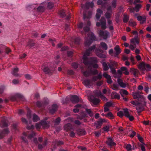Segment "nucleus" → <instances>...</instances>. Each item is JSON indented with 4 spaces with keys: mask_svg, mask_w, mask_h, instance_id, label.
Returning <instances> with one entry per match:
<instances>
[{
    "mask_svg": "<svg viewBox=\"0 0 151 151\" xmlns=\"http://www.w3.org/2000/svg\"><path fill=\"white\" fill-rule=\"evenodd\" d=\"M36 134L35 132L32 131L31 134L27 136V137L28 139H31L34 137L36 136Z\"/></svg>",
    "mask_w": 151,
    "mask_h": 151,
    "instance_id": "45",
    "label": "nucleus"
},
{
    "mask_svg": "<svg viewBox=\"0 0 151 151\" xmlns=\"http://www.w3.org/2000/svg\"><path fill=\"white\" fill-rule=\"evenodd\" d=\"M142 5L140 4H137L134 7L135 11L138 12L139 11V9L141 8Z\"/></svg>",
    "mask_w": 151,
    "mask_h": 151,
    "instance_id": "53",
    "label": "nucleus"
},
{
    "mask_svg": "<svg viewBox=\"0 0 151 151\" xmlns=\"http://www.w3.org/2000/svg\"><path fill=\"white\" fill-rule=\"evenodd\" d=\"M105 116L106 117L108 118L111 119L114 118V116L111 112H109L107 114H105Z\"/></svg>",
    "mask_w": 151,
    "mask_h": 151,
    "instance_id": "36",
    "label": "nucleus"
},
{
    "mask_svg": "<svg viewBox=\"0 0 151 151\" xmlns=\"http://www.w3.org/2000/svg\"><path fill=\"white\" fill-rule=\"evenodd\" d=\"M145 68H144V70H146L147 71H150L151 70V68L150 65L148 64H145Z\"/></svg>",
    "mask_w": 151,
    "mask_h": 151,
    "instance_id": "50",
    "label": "nucleus"
},
{
    "mask_svg": "<svg viewBox=\"0 0 151 151\" xmlns=\"http://www.w3.org/2000/svg\"><path fill=\"white\" fill-rule=\"evenodd\" d=\"M137 137L138 140L140 142H141L142 143H143L144 144H145V143L143 142V139L138 134H137Z\"/></svg>",
    "mask_w": 151,
    "mask_h": 151,
    "instance_id": "57",
    "label": "nucleus"
},
{
    "mask_svg": "<svg viewBox=\"0 0 151 151\" xmlns=\"http://www.w3.org/2000/svg\"><path fill=\"white\" fill-rule=\"evenodd\" d=\"M117 82L119 85L122 88H125L128 85V83H125L123 82L122 80L120 78H118Z\"/></svg>",
    "mask_w": 151,
    "mask_h": 151,
    "instance_id": "25",
    "label": "nucleus"
},
{
    "mask_svg": "<svg viewBox=\"0 0 151 151\" xmlns=\"http://www.w3.org/2000/svg\"><path fill=\"white\" fill-rule=\"evenodd\" d=\"M23 134L24 137H22L21 139L24 142L28 144V142L26 138V137H27L28 135V134L27 132H24Z\"/></svg>",
    "mask_w": 151,
    "mask_h": 151,
    "instance_id": "30",
    "label": "nucleus"
},
{
    "mask_svg": "<svg viewBox=\"0 0 151 151\" xmlns=\"http://www.w3.org/2000/svg\"><path fill=\"white\" fill-rule=\"evenodd\" d=\"M90 71L91 73L93 75H96L98 74V70L96 69H95L93 70H91Z\"/></svg>",
    "mask_w": 151,
    "mask_h": 151,
    "instance_id": "60",
    "label": "nucleus"
},
{
    "mask_svg": "<svg viewBox=\"0 0 151 151\" xmlns=\"http://www.w3.org/2000/svg\"><path fill=\"white\" fill-rule=\"evenodd\" d=\"M111 64H109L108 66L111 69L113 68L114 66L116 65V63L114 61L111 63Z\"/></svg>",
    "mask_w": 151,
    "mask_h": 151,
    "instance_id": "56",
    "label": "nucleus"
},
{
    "mask_svg": "<svg viewBox=\"0 0 151 151\" xmlns=\"http://www.w3.org/2000/svg\"><path fill=\"white\" fill-rule=\"evenodd\" d=\"M90 60L91 62H92V65L93 63H96L98 61L96 58H91Z\"/></svg>",
    "mask_w": 151,
    "mask_h": 151,
    "instance_id": "62",
    "label": "nucleus"
},
{
    "mask_svg": "<svg viewBox=\"0 0 151 151\" xmlns=\"http://www.w3.org/2000/svg\"><path fill=\"white\" fill-rule=\"evenodd\" d=\"M41 124L44 129L47 128L49 127V123L45 121H42L41 122Z\"/></svg>",
    "mask_w": 151,
    "mask_h": 151,
    "instance_id": "29",
    "label": "nucleus"
},
{
    "mask_svg": "<svg viewBox=\"0 0 151 151\" xmlns=\"http://www.w3.org/2000/svg\"><path fill=\"white\" fill-rule=\"evenodd\" d=\"M36 106L38 108H40L44 106V103L42 101H37L36 103Z\"/></svg>",
    "mask_w": 151,
    "mask_h": 151,
    "instance_id": "40",
    "label": "nucleus"
},
{
    "mask_svg": "<svg viewBox=\"0 0 151 151\" xmlns=\"http://www.w3.org/2000/svg\"><path fill=\"white\" fill-rule=\"evenodd\" d=\"M83 75L85 77H88L90 75L91 73L90 70L89 71L88 70H86L84 71L83 72Z\"/></svg>",
    "mask_w": 151,
    "mask_h": 151,
    "instance_id": "49",
    "label": "nucleus"
},
{
    "mask_svg": "<svg viewBox=\"0 0 151 151\" xmlns=\"http://www.w3.org/2000/svg\"><path fill=\"white\" fill-rule=\"evenodd\" d=\"M41 69L43 72L46 74L52 73L53 72V70L51 69L50 68L45 66L44 65H42Z\"/></svg>",
    "mask_w": 151,
    "mask_h": 151,
    "instance_id": "4",
    "label": "nucleus"
},
{
    "mask_svg": "<svg viewBox=\"0 0 151 151\" xmlns=\"http://www.w3.org/2000/svg\"><path fill=\"white\" fill-rule=\"evenodd\" d=\"M120 15L119 14H117L116 16L115 17V21L117 23H118L119 22H120L121 21V20L119 19Z\"/></svg>",
    "mask_w": 151,
    "mask_h": 151,
    "instance_id": "58",
    "label": "nucleus"
},
{
    "mask_svg": "<svg viewBox=\"0 0 151 151\" xmlns=\"http://www.w3.org/2000/svg\"><path fill=\"white\" fill-rule=\"evenodd\" d=\"M100 45L104 50H107L108 48V46L105 42H101L100 43Z\"/></svg>",
    "mask_w": 151,
    "mask_h": 151,
    "instance_id": "43",
    "label": "nucleus"
},
{
    "mask_svg": "<svg viewBox=\"0 0 151 151\" xmlns=\"http://www.w3.org/2000/svg\"><path fill=\"white\" fill-rule=\"evenodd\" d=\"M103 76L107 79V82L109 84H111L112 83L111 76L108 75L106 72H104L103 74Z\"/></svg>",
    "mask_w": 151,
    "mask_h": 151,
    "instance_id": "17",
    "label": "nucleus"
},
{
    "mask_svg": "<svg viewBox=\"0 0 151 151\" xmlns=\"http://www.w3.org/2000/svg\"><path fill=\"white\" fill-rule=\"evenodd\" d=\"M96 46L94 45L89 47L88 50H86L84 54L86 55L87 56H89L90 54L92 51H93L96 48Z\"/></svg>",
    "mask_w": 151,
    "mask_h": 151,
    "instance_id": "14",
    "label": "nucleus"
},
{
    "mask_svg": "<svg viewBox=\"0 0 151 151\" xmlns=\"http://www.w3.org/2000/svg\"><path fill=\"white\" fill-rule=\"evenodd\" d=\"M72 67L75 69H77L78 68V64L75 62H74L72 63Z\"/></svg>",
    "mask_w": 151,
    "mask_h": 151,
    "instance_id": "64",
    "label": "nucleus"
},
{
    "mask_svg": "<svg viewBox=\"0 0 151 151\" xmlns=\"http://www.w3.org/2000/svg\"><path fill=\"white\" fill-rule=\"evenodd\" d=\"M103 13V11L100 9H97V13L96 14V17L97 19H99L101 16V14Z\"/></svg>",
    "mask_w": 151,
    "mask_h": 151,
    "instance_id": "32",
    "label": "nucleus"
},
{
    "mask_svg": "<svg viewBox=\"0 0 151 151\" xmlns=\"http://www.w3.org/2000/svg\"><path fill=\"white\" fill-rule=\"evenodd\" d=\"M58 14L61 17H64L65 16V11L64 10H61L58 12Z\"/></svg>",
    "mask_w": 151,
    "mask_h": 151,
    "instance_id": "39",
    "label": "nucleus"
},
{
    "mask_svg": "<svg viewBox=\"0 0 151 151\" xmlns=\"http://www.w3.org/2000/svg\"><path fill=\"white\" fill-rule=\"evenodd\" d=\"M130 41L131 43L134 45H136V43L137 44H139L138 36H136L134 38H132Z\"/></svg>",
    "mask_w": 151,
    "mask_h": 151,
    "instance_id": "19",
    "label": "nucleus"
},
{
    "mask_svg": "<svg viewBox=\"0 0 151 151\" xmlns=\"http://www.w3.org/2000/svg\"><path fill=\"white\" fill-rule=\"evenodd\" d=\"M15 96L16 98H18L21 101H24L25 100V99L24 96L20 94H17L15 95Z\"/></svg>",
    "mask_w": 151,
    "mask_h": 151,
    "instance_id": "48",
    "label": "nucleus"
},
{
    "mask_svg": "<svg viewBox=\"0 0 151 151\" xmlns=\"http://www.w3.org/2000/svg\"><path fill=\"white\" fill-rule=\"evenodd\" d=\"M35 43L34 41L32 40H29L27 42L26 46H29L30 48L34 46Z\"/></svg>",
    "mask_w": 151,
    "mask_h": 151,
    "instance_id": "35",
    "label": "nucleus"
},
{
    "mask_svg": "<svg viewBox=\"0 0 151 151\" xmlns=\"http://www.w3.org/2000/svg\"><path fill=\"white\" fill-rule=\"evenodd\" d=\"M80 115L76 114L77 119L82 120L86 116V114L84 111H82L79 114Z\"/></svg>",
    "mask_w": 151,
    "mask_h": 151,
    "instance_id": "24",
    "label": "nucleus"
},
{
    "mask_svg": "<svg viewBox=\"0 0 151 151\" xmlns=\"http://www.w3.org/2000/svg\"><path fill=\"white\" fill-rule=\"evenodd\" d=\"M19 71V68H14L12 74L14 76L17 77L19 76V74L17 73V72Z\"/></svg>",
    "mask_w": 151,
    "mask_h": 151,
    "instance_id": "38",
    "label": "nucleus"
},
{
    "mask_svg": "<svg viewBox=\"0 0 151 151\" xmlns=\"http://www.w3.org/2000/svg\"><path fill=\"white\" fill-rule=\"evenodd\" d=\"M70 100L73 104H76L79 102V99L78 96L76 95L71 96Z\"/></svg>",
    "mask_w": 151,
    "mask_h": 151,
    "instance_id": "8",
    "label": "nucleus"
},
{
    "mask_svg": "<svg viewBox=\"0 0 151 151\" xmlns=\"http://www.w3.org/2000/svg\"><path fill=\"white\" fill-rule=\"evenodd\" d=\"M114 50L116 52L114 56L115 57H117V56L121 52V50L119 46L118 45H116L115 46L114 48Z\"/></svg>",
    "mask_w": 151,
    "mask_h": 151,
    "instance_id": "23",
    "label": "nucleus"
},
{
    "mask_svg": "<svg viewBox=\"0 0 151 151\" xmlns=\"http://www.w3.org/2000/svg\"><path fill=\"white\" fill-rule=\"evenodd\" d=\"M92 15L91 12L89 11L87 15H86L85 14H83V19H89L91 18Z\"/></svg>",
    "mask_w": 151,
    "mask_h": 151,
    "instance_id": "37",
    "label": "nucleus"
},
{
    "mask_svg": "<svg viewBox=\"0 0 151 151\" xmlns=\"http://www.w3.org/2000/svg\"><path fill=\"white\" fill-rule=\"evenodd\" d=\"M85 6L86 9H88L90 7L93 8L94 6V4L93 2H86L85 4Z\"/></svg>",
    "mask_w": 151,
    "mask_h": 151,
    "instance_id": "33",
    "label": "nucleus"
},
{
    "mask_svg": "<svg viewBox=\"0 0 151 151\" xmlns=\"http://www.w3.org/2000/svg\"><path fill=\"white\" fill-rule=\"evenodd\" d=\"M48 139L47 138H45L43 141L42 144H39L38 145V148L39 150H42V149L46 146L48 144Z\"/></svg>",
    "mask_w": 151,
    "mask_h": 151,
    "instance_id": "12",
    "label": "nucleus"
},
{
    "mask_svg": "<svg viewBox=\"0 0 151 151\" xmlns=\"http://www.w3.org/2000/svg\"><path fill=\"white\" fill-rule=\"evenodd\" d=\"M86 111L87 113L88 114L89 116L91 117H92L93 116V113L91 109H86Z\"/></svg>",
    "mask_w": 151,
    "mask_h": 151,
    "instance_id": "41",
    "label": "nucleus"
},
{
    "mask_svg": "<svg viewBox=\"0 0 151 151\" xmlns=\"http://www.w3.org/2000/svg\"><path fill=\"white\" fill-rule=\"evenodd\" d=\"M83 62L84 64L86 65H92V62H91L90 58H88L87 57V55L84 54L83 57Z\"/></svg>",
    "mask_w": 151,
    "mask_h": 151,
    "instance_id": "5",
    "label": "nucleus"
},
{
    "mask_svg": "<svg viewBox=\"0 0 151 151\" xmlns=\"http://www.w3.org/2000/svg\"><path fill=\"white\" fill-rule=\"evenodd\" d=\"M145 64L144 62H142L138 65V67L140 70L141 71H144Z\"/></svg>",
    "mask_w": 151,
    "mask_h": 151,
    "instance_id": "34",
    "label": "nucleus"
},
{
    "mask_svg": "<svg viewBox=\"0 0 151 151\" xmlns=\"http://www.w3.org/2000/svg\"><path fill=\"white\" fill-rule=\"evenodd\" d=\"M111 97L113 98L119 99L120 98L119 94L116 92H113L111 94Z\"/></svg>",
    "mask_w": 151,
    "mask_h": 151,
    "instance_id": "28",
    "label": "nucleus"
},
{
    "mask_svg": "<svg viewBox=\"0 0 151 151\" xmlns=\"http://www.w3.org/2000/svg\"><path fill=\"white\" fill-rule=\"evenodd\" d=\"M100 22H98L96 24L97 27H99L101 26V28L103 29H105L106 28V23L105 19L104 17H102L100 20Z\"/></svg>",
    "mask_w": 151,
    "mask_h": 151,
    "instance_id": "2",
    "label": "nucleus"
},
{
    "mask_svg": "<svg viewBox=\"0 0 151 151\" xmlns=\"http://www.w3.org/2000/svg\"><path fill=\"white\" fill-rule=\"evenodd\" d=\"M102 93L100 91H96L94 93V96H95L100 97L101 96V95Z\"/></svg>",
    "mask_w": 151,
    "mask_h": 151,
    "instance_id": "61",
    "label": "nucleus"
},
{
    "mask_svg": "<svg viewBox=\"0 0 151 151\" xmlns=\"http://www.w3.org/2000/svg\"><path fill=\"white\" fill-rule=\"evenodd\" d=\"M129 16L125 14H124V18L123 19V22L125 23L127 22L129 20Z\"/></svg>",
    "mask_w": 151,
    "mask_h": 151,
    "instance_id": "44",
    "label": "nucleus"
},
{
    "mask_svg": "<svg viewBox=\"0 0 151 151\" xmlns=\"http://www.w3.org/2000/svg\"><path fill=\"white\" fill-rule=\"evenodd\" d=\"M96 55L99 58H105L106 57V55L105 54L97 51V50H96L95 51Z\"/></svg>",
    "mask_w": 151,
    "mask_h": 151,
    "instance_id": "27",
    "label": "nucleus"
},
{
    "mask_svg": "<svg viewBox=\"0 0 151 151\" xmlns=\"http://www.w3.org/2000/svg\"><path fill=\"white\" fill-rule=\"evenodd\" d=\"M45 9V7L42 6H40L37 8V11L39 12H43L44 11Z\"/></svg>",
    "mask_w": 151,
    "mask_h": 151,
    "instance_id": "47",
    "label": "nucleus"
},
{
    "mask_svg": "<svg viewBox=\"0 0 151 151\" xmlns=\"http://www.w3.org/2000/svg\"><path fill=\"white\" fill-rule=\"evenodd\" d=\"M109 34V33L107 31H103L100 30L99 32V35L100 37H102L104 39H106Z\"/></svg>",
    "mask_w": 151,
    "mask_h": 151,
    "instance_id": "13",
    "label": "nucleus"
},
{
    "mask_svg": "<svg viewBox=\"0 0 151 151\" xmlns=\"http://www.w3.org/2000/svg\"><path fill=\"white\" fill-rule=\"evenodd\" d=\"M38 120L39 117L38 116L35 114H33V121L34 122H36Z\"/></svg>",
    "mask_w": 151,
    "mask_h": 151,
    "instance_id": "54",
    "label": "nucleus"
},
{
    "mask_svg": "<svg viewBox=\"0 0 151 151\" xmlns=\"http://www.w3.org/2000/svg\"><path fill=\"white\" fill-rule=\"evenodd\" d=\"M130 72L135 77L138 76V75L139 73V70L137 69H135L134 68H130Z\"/></svg>",
    "mask_w": 151,
    "mask_h": 151,
    "instance_id": "16",
    "label": "nucleus"
},
{
    "mask_svg": "<svg viewBox=\"0 0 151 151\" xmlns=\"http://www.w3.org/2000/svg\"><path fill=\"white\" fill-rule=\"evenodd\" d=\"M96 37L94 35L92 32L88 33V36L86 38V41L84 42L85 46L90 45L94 40L96 39Z\"/></svg>",
    "mask_w": 151,
    "mask_h": 151,
    "instance_id": "1",
    "label": "nucleus"
},
{
    "mask_svg": "<svg viewBox=\"0 0 151 151\" xmlns=\"http://www.w3.org/2000/svg\"><path fill=\"white\" fill-rule=\"evenodd\" d=\"M64 129L66 132L70 131L73 129L72 125L70 123H67L65 124L64 126Z\"/></svg>",
    "mask_w": 151,
    "mask_h": 151,
    "instance_id": "15",
    "label": "nucleus"
},
{
    "mask_svg": "<svg viewBox=\"0 0 151 151\" xmlns=\"http://www.w3.org/2000/svg\"><path fill=\"white\" fill-rule=\"evenodd\" d=\"M117 115L120 117H122L124 115L123 112L121 111L118 112L117 113Z\"/></svg>",
    "mask_w": 151,
    "mask_h": 151,
    "instance_id": "63",
    "label": "nucleus"
},
{
    "mask_svg": "<svg viewBox=\"0 0 151 151\" xmlns=\"http://www.w3.org/2000/svg\"><path fill=\"white\" fill-rule=\"evenodd\" d=\"M82 83L86 87H89L92 85V82L91 80L89 79H86L83 80Z\"/></svg>",
    "mask_w": 151,
    "mask_h": 151,
    "instance_id": "10",
    "label": "nucleus"
},
{
    "mask_svg": "<svg viewBox=\"0 0 151 151\" xmlns=\"http://www.w3.org/2000/svg\"><path fill=\"white\" fill-rule=\"evenodd\" d=\"M117 0H113L111 2V8H112L114 9L115 8L116 6V1Z\"/></svg>",
    "mask_w": 151,
    "mask_h": 151,
    "instance_id": "52",
    "label": "nucleus"
},
{
    "mask_svg": "<svg viewBox=\"0 0 151 151\" xmlns=\"http://www.w3.org/2000/svg\"><path fill=\"white\" fill-rule=\"evenodd\" d=\"M77 134L79 135L82 136L86 134V132L84 129H79L76 131Z\"/></svg>",
    "mask_w": 151,
    "mask_h": 151,
    "instance_id": "26",
    "label": "nucleus"
},
{
    "mask_svg": "<svg viewBox=\"0 0 151 151\" xmlns=\"http://www.w3.org/2000/svg\"><path fill=\"white\" fill-rule=\"evenodd\" d=\"M107 12L105 13V16L107 19H109L111 18L112 12L111 6L108 7L107 9Z\"/></svg>",
    "mask_w": 151,
    "mask_h": 151,
    "instance_id": "11",
    "label": "nucleus"
},
{
    "mask_svg": "<svg viewBox=\"0 0 151 151\" xmlns=\"http://www.w3.org/2000/svg\"><path fill=\"white\" fill-rule=\"evenodd\" d=\"M146 17L145 16H138L137 17V19L140 21L141 24H143L146 22Z\"/></svg>",
    "mask_w": 151,
    "mask_h": 151,
    "instance_id": "22",
    "label": "nucleus"
},
{
    "mask_svg": "<svg viewBox=\"0 0 151 151\" xmlns=\"http://www.w3.org/2000/svg\"><path fill=\"white\" fill-rule=\"evenodd\" d=\"M54 6V4L53 3L51 2H49L48 3L47 7L49 9H52Z\"/></svg>",
    "mask_w": 151,
    "mask_h": 151,
    "instance_id": "55",
    "label": "nucleus"
},
{
    "mask_svg": "<svg viewBox=\"0 0 151 151\" xmlns=\"http://www.w3.org/2000/svg\"><path fill=\"white\" fill-rule=\"evenodd\" d=\"M107 139V140L106 141V143L109 146L112 147L115 146L116 145V143L111 137H108Z\"/></svg>",
    "mask_w": 151,
    "mask_h": 151,
    "instance_id": "6",
    "label": "nucleus"
},
{
    "mask_svg": "<svg viewBox=\"0 0 151 151\" xmlns=\"http://www.w3.org/2000/svg\"><path fill=\"white\" fill-rule=\"evenodd\" d=\"M124 115L127 117L129 115V113L128 111V109L127 108L124 109Z\"/></svg>",
    "mask_w": 151,
    "mask_h": 151,
    "instance_id": "51",
    "label": "nucleus"
},
{
    "mask_svg": "<svg viewBox=\"0 0 151 151\" xmlns=\"http://www.w3.org/2000/svg\"><path fill=\"white\" fill-rule=\"evenodd\" d=\"M52 144L55 145V147L64 144L63 142L61 141H55L53 142Z\"/></svg>",
    "mask_w": 151,
    "mask_h": 151,
    "instance_id": "31",
    "label": "nucleus"
},
{
    "mask_svg": "<svg viewBox=\"0 0 151 151\" xmlns=\"http://www.w3.org/2000/svg\"><path fill=\"white\" fill-rule=\"evenodd\" d=\"M142 93L139 91H137L132 93V96L134 99H139V98L144 99V96L142 94Z\"/></svg>",
    "mask_w": 151,
    "mask_h": 151,
    "instance_id": "3",
    "label": "nucleus"
},
{
    "mask_svg": "<svg viewBox=\"0 0 151 151\" xmlns=\"http://www.w3.org/2000/svg\"><path fill=\"white\" fill-rule=\"evenodd\" d=\"M9 132L8 129H5L3 131L0 132V139H2L5 135L8 134Z\"/></svg>",
    "mask_w": 151,
    "mask_h": 151,
    "instance_id": "21",
    "label": "nucleus"
},
{
    "mask_svg": "<svg viewBox=\"0 0 151 151\" xmlns=\"http://www.w3.org/2000/svg\"><path fill=\"white\" fill-rule=\"evenodd\" d=\"M95 124L96 128L97 129L100 128L101 127L102 124L99 121H97V122L95 123Z\"/></svg>",
    "mask_w": 151,
    "mask_h": 151,
    "instance_id": "46",
    "label": "nucleus"
},
{
    "mask_svg": "<svg viewBox=\"0 0 151 151\" xmlns=\"http://www.w3.org/2000/svg\"><path fill=\"white\" fill-rule=\"evenodd\" d=\"M58 108V106L56 104L52 106V109L49 110V112L51 114H53L56 111Z\"/></svg>",
    "mask_w": 151,
    "mask_h": 151,
    "instance_id": "18",
    "label": "nucleus"
},
{
    "mask_svg": "<svg viewBox=\"0 0 151 151\" xmlns=\"http://www.w3.org/2000/svg\"><path fill=\"white\" fill-rule=\"evenodd\" d=\"M100 101V99L95 97L94 96H92L90 98V101L94 105L99 104Z\"/></svg>",
    "mask_w": 151,
    "mask_h": 151,
    "instance_id": "9",
    "label": "nucleus"
},
{
    "mask_svg": "<svg viewBox=\"0 0 151 151\" xmlns=\"http://www.w3.org/2000/svg\"><path fill=\"white\" fill-rule=\"evenodd\" d=\"M103 67V70L104 71H107L109 69V67L106 63L104 62L102 63Z\"/></svg>",
    "mask_w": 151,
    "mask_h": 151,
    "instance_id": "42",
    "label": "nucleus"
},
{
    "mask_svg": "<svg viewBox=\"0 0 151 151\" xmlns=\"http://www.w3.org/2000/svg\"><path fill=\"white\" fill-rule=\"evenodd\" d=\"M136 109L137 110L138 113H140L144 109V105L140 103L136 107Z\"/></svg>",
    "mask_w": 151,
    "mask_h": 151,
    "instance_id": "20",
    "label": "nucleus"
},
{
    "mask_svg": "<svg viewBox=\"0 0 151 151\" xmlns=\"http://www.w3.org/2000/svg\"><path fill=\"white\" fill-rule=\"evenodd\" d=\"M0 126L1 127H6L8 126V121L5 117L2 118L0 123Z\"/></svg>",
    "mask_w": 151,
    "mask_h": 151,
    "instance_id": "7",
    "label": "nucleus"
},
{
    "mask_svg": "<svg viewBox=\"0 0 151 151\" xmlns=\"http://www.w3.org/2000/svg\"><path fill=\"white\" fill-rule=\"evenodd\" d=\"M137 25L136 23L135 22L130 21L129 22V25L132 27H134Z\"/></svg>",
    "mask_w": 151,
    "mask_h": 151,
    "instance_id": "59",
    "label": "nucleus"
}]
</instances>
